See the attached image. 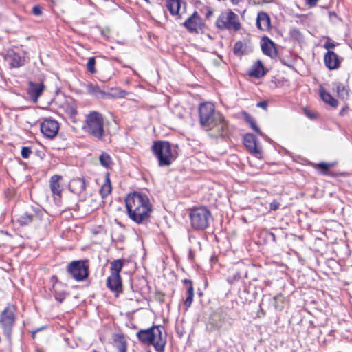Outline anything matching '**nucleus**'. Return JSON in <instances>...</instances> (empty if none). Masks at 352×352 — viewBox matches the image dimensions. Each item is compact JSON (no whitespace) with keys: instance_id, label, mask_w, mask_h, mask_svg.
I'll use <instances>...</instances> for the list:
<instances>
[{"instance_id":"1","label":"nucleus","mask_w":352,"mask_h":352,"mask_svg":"<svg viewBox=\"0 0 352 352\" xmlns=\"http://www.w3.org/2000/svg\"><path fill=\"white\" fill-rule=\"evenodd\" d=\"M199 123L212 138H224L228 133V123L223 115L215 110L212 103L206 102L199 107Z\"/></svg>"},{"instance_id":"2","label":"nucleus","mask_w":352,"mask_h":352,"mask_svg":"<svg viewBox=\"0 0 352 352\" xmlns=\"http://www.w3.org/2000/svg\"><path fill=\"white\" fill-rule=\"evenodd\" d=\"M129 217L138 224L149 221L153 212L150 199L145 194L134 192L125 198Z\"/></svg>"},{"instance_id":"3","label":"nucleus","mask_w":352,"mask_h":352,"mask_svg":"<svg viewBox=\"0 0 352 352\" xmlns=\"http://www.w3.org/2000/svg\"><path fill=\"white\" fill-rule=\"evenodd\" d=\"M164 327L162 325L153 326L146 329H141L136 336L139 341L144 344L153 345L157 351L164 349L166 343V336L163 335Z\"/></svg>"},{"instance_id":"4","label":"nucleus","mask_w":352,"mask_h":352,"mask_svg":"<svg viewBox=\"0 0 352 352\" xmlns=\"http://www.w3.org/2000/svg\"><path fill=\"white\" fill-rule=\"evenodd\" d=\"M85 123L83 129L89 135L99 140L107 135L104 116L100 113L91 111L85 116Z\"/></svg>"},{"instance_id":"5","label":"nucleus","mask_w":352,"mask_h":352,"mask_svg":"<svg viewBox=\"0 0 352 352\" xmlns=\"http://www.w3.org/2000/svg\"><path fill=\"white\" fill-rule=\"evenodd\" d=\"M151 151L157 160L160 167L169 166L177 158L175 151L167 141L154 142L151 146Z\"/></svg>"},{"instance_id":"6","label":"nucleus","mask_w":352,"mask_h":352,"mask_svg":"<svg viewBox=\"0 0 352 352\" xmlns=\"http://www.w3.org/2000/svg\"><path fill=\"white\" fill-rule=\"evenodd\" d=\"M15 321V307L8 304L0 314V325L9 344L12 342V332Z\"/></svg>"},{"instance_id":"7","label":"nucleus","mask_w":352,"mask_h":352,"mask_svg":"<svg viewBox=\"0 0 352 352\" xmlns=\"http://www.w3.org/2000/svg\"><path fill=\"white\" fill-rule=\"evenodd\" d=\"M190 226L196 230H204L209 226L212 219L210 211L205 206L191 209L190 214Z\"/></svg>"},{"instance_id":"8","label":"nucleus","mask_w":352,"mask_h":352,"mask_svg":"<svg viewBox=\"0 0 352 352\" xmlns=\"http://www.w3.org/2000/svg\"><path fill=\"white\" fill-rule=\"evenodd\" d=\"M216 25L220 30L236 32L241 28V23L236 14L231 10L222 12L216 21Z\"/></svg>"},{"instance_id":"9","label":"nucleus","mask_w":352,"mask_h":352,"mask_svg":"<svg viewBox=\"0 0 352 352\" xmlns=\"http://www.w3.org/2000/svg\"><path fill=\"white\" fill-rule=\"evenodd\" d=\"M89 265L87 261H73L68 266L67 271L76 281L85 280L89 275Z\"/></svg>"},{"instance_id":"10","label":"nucleus","mask_w":352,"mask_h":352,"mask_svg":"<svg viewBox=\"0 0 352 352\" xmlns=\"http://www.w3.org/2000/svg\"><path fill=\"white\" fill-rule=\"evenodd\" d=\"M183 25L190 33H199V32H202L204 27V23L197 12H195L188 17Z\"/></svg>"},{"instance_id":"11","label":"nucleus","mask_w":352,"mask_h":352,"mask_svg":"<svg viewBox=\"0 0 352 352\" xmlns=\"http://www.w3.org/2000/svg\"><path fill=\"white\" fill-rule=\"evenodd\" d=\"M59 124L57 121L52 119H46L41 124V131L47 138H54L58 133Z\"/></svg>"},{"instance_id":"12","label":"nucleus","mask_w":352,"mask_h":352,"mask_svg":"<svg viewBox=\"0 0 352 352\" xmlns=\"http://www.w3.org/2000/svg\"><path fill=\"white\" fill-rule=\"evenodd\" d=\"M43 214V212L40 208L32 207L19 217L18 222L21 226H28L35 220H41Z\"/></svg>"},{"instance_id":"13","label":"nucleus","mask_w":352,"mask_h":352,"mask_svg":"<svg viewBox=\"0 0 352 352\" xmlns=\"http://www.w3.org/2000/svg\"><path fill=\"white\" fill-rule=\"evenodd\" d=\"M45 87L43 82H36L30 81L28 82V94L32 101L34 102L38 101V99L42 94Z\"/></svg>"},{"instance_id":"14","label":"nucleus","mask_w":352,"mask_h":352,"mask_svg":"<svg viewBox=\"0 0 352 352\" xmlns=\"http://www.w3.org/2000/svg\"><path fill=\"white\" fill-rule=\"evenodd\" d=\"M243 144L248 151L252 154L258 155L261 154V148L258 146L256 137L251 133H247L243 137Z\"/></svg>"},{"instance_id":"15","label":"nucleus","mask_w":352,"mask_h":352,"mask_svg":"<svg viewBox=\"0 0 352 352\" xmlns=\"http://www.w3.org/2000/svg\"><path fill=\"white\" fill-rule=\"evenodd\" d=\"M261 46L264 54L271 57L276 58L278 52L274 43L268 37L264 36L261 39Z\"/></svg>"},{"instance_id":"16","label":"nucleus","mask_w":352,"mask_h":352,"mask_svg":"<svg viewBox=\"0 0 352 352\" xmlns=\"http://www.w3.org/2000/svg\"><path fill=\"white\" fill-rule=\"evenodd\" d=\"M6 60L10 68H19L24 65L25 58L13 50L8 52Z\"/></svg>"},{"instance_id":"17","label":"nucleus","mask_w":352,"mask_h":352,"mask_svg":"<svg viewBox=\"0 0 352 352\" xmlns=\"http://www.w3.org/2000/svg\"><path fill=\"white\" fill-rule=\"evenodd\" d=\"M122 278L120 274H111L107 279V287L112 292H122Z\"/></svg>"},{"instance_id":"18","label":"nucleus","mask_w":352,"mask_h":352,"mask_svg":"<svg viewBox=\"0 0 352 352\" xmlns=\"http://www.w3.org/2000/svg\"><path fill=\"white\" fill-rule=\"evenodd\" d=\"M326 67L330 69H336L340 67L339 56L333 51L329 50L324 56Z\"/></svg>"},{"instance_id":"19","label":"nucleus","mask_w":352,"mask_h":352,"mask_svg":"<svg viewBox=\"0 0 352 352\" xmlns=\"http://www.w3.org/2000/svg\"><path fill=\"white\" fill-rule=\"evenodd\" d=\"M86 182L83 177H76L71 180L69 190L76 195H80L86 189Z\"/></svg>"},{"instance_id":"20","label":"nucleus","mask_w":352,"mask_h":352,"mask_svg":"<svg viewBox=\"0 0 352 352\" xmlns=\"http://www.w3.org/2000/svg\"><path fill=\"white\" fill-rule=\"evenodd\" d=\"M62 177L58 175H54L50 179V188L54 196L61 197L63 188L60 185Z\"/></svg>"},{"instance_id":"21","label":"nucleus","mask_w":352,"mask_h":352,"mask_svg":"<svg viewBox=\"0 0 352 352\" xmlns=\"http://www.w3.org/2000/svg\"><path fill=\"white\" fill-rule=\"evenodd\" d=\"M248 75L256 78H260L265 75L264 66L261 60H258L254 63L248 72Z\"/></svg>"},{"instance_id":"22","label":"nucleus","mask_w":352,"mask_h":352,"mask_svg":"<svg viewBox=\"0 0 352 352\" xmlns=\"http://www.w3.org/2000/svg\"><path fill=\"white\" fill-rule=\"evenodd\" d=\"M256 26L261 30H267L270 26V16L265 12H259L257 15Z\"/></svg>"},{"instance_id":"23","label":"nucleus","mask_w":352,"mask_h":352,"mask_svg":"<svg viewBox=\"0 0 352 352\" xmlns=\"http://www.w3.org/2000/svg\"><path fill=\"white\" fill-rule=\"evenodd\" d=\"M112 191V186L110 180V175L109 173H107L104 176V181L103 184L102 185L100 193L102 198L107 197Z\"/></svg>"},{"instance_id":"24","label":"nucleus","mask_w":352,"mask_h":352,"mask_svg":"<svg viewBox=\"0 0 352 352\" xmlns=\"http://www.w3.org/2000/svg\"><path fill=\"white\" fill-rule=\"evenodd\" d=\"M224 321V315L222 311L217 310L214 311L210 317V322L217 329L222 327Z\"/></svg>"},{"instance_id":"25","label":"nucleus","mask_w":352,"mask_h":352,"mask_svg":"<svg viewBox=\"0 0 352 352\" xmlns=\"http://www.w3.org/2000/svg\"><path fill=\"white\" fill-rule=\"evenodd\" d=\"M241 114L245 121L250 124V127L259 135H263V133L260 129L256 124L254 118L248 112L243 111Z\"/></svg>"},{"instance_id":"26","label":"nucleus","mask_w":352,"mask_h":352,"mask_svg":"<svg viewBox=\"0 0 352 352\" xmlns=\"http://www.w3.org/2000/svg\"><path fill=\"white\" fill-rule=\"evenodd\" d=\"M320 94L322 100L332 107L336 108L338 106V100L332 95L323 89H320Z\"/></svg>"},{"instance_id":"27","label":"nucleus","mask_w":352,"mask_h":352,"mask_svg":"<svg viewBox=\"0 0 352 352\" xmlns=\"http://www.w3.org/2000/svg\"><path fill=\"white\" fill-rule=\"evenodd\" d=\"M333 90L336 91L338 97L342 99L348 97V89L346 87L340 82H335L333 83Z\"/></svg>"},{"instance_id":"28","label":"nucleus","mask_w":352,"mask_h":352,"mask_svg":"<svg viewBox=\"0 0 352 352\" xmlns=\"http://www.w3.org/2000/svg\"><path fill=\"white\" fill-rule=\"evenodd\" d=\"M182 3L185 4V1H166V8L172 15H180Z\"/></svg>"},{"instance_id":"29","label":"nucleus","mask_w":352,"mask_h":352,"mask_svg":"<svg viewBox=\"0 0 352 352\" xmlns=\"http://www.w3.org/2000/svg\"><path fill=\"white\" fill-rule=\"evenodd\" d=\"M127 92L119 87H113L109 92H105V98H124L126 96Z\"/></svg>"},{"instance_id":"30","label":"nucleus","mask_w":352,"mask_h":352,"mask_svg":"<svg viewBox=\"0 0 352 352\" xmlns=\"http://www.w3.org/2000/svg\"><path fill=\"white\" fill-rule=\"evenodd\" d=\"M87 91L89 94L96 97L105 98V91L100 89V88L98 85L91 83L87 85Z\"/></svg>"},{"instance_id":"31","label":"nucleus","mask_w":352,"mask_h":352,"mask_svg":"<svg viewBox=\"0 0 352 352\" xmlns=\"http://www.w3.org/2000/svg\"><path fill=\"white\" fill-rule=\"evenodd\" d=\"M123 267V262L121 259H116L111 262V274H120Z\"/></svg>"},{"instance_id":"32","label":"nucleus","mask_w":352,"mask_h":352,"mask_svg":"<svg viewBox=\"0 0 352 352\" xmlns=\"http://www.w3.org/2000/svg\"><path fill=\"white\" fill-rule=\"evenodd\" d=\"M99 160L100 164L105 168H109L111 164V158L110 155L105 152L102 153L99 157Z\"/></svg>"},{"instance_id":"33","label":"nucleus","mask_w":352,"mask_h":352,"mask_svg":"<svg viewBox=\"0 0 352 352\" xmlns=\"http://www.w3.org/2000/svg\"><path fill=\"white\" fill-rule=\"evenodd\" d=\"M244 44L242 41H239L234 43L233 47V52L236 56H241L244 54Z\"/></svg>"},{"instance_id":"34","label":"nucleus","mask_w":352,"mask_h":352,"mask_svg":"<svg viewBox=\"0 0 352 352\" xmlns=\"http://www.w3.org/2000/svg\"><path fill=\"white\" fill-rule=\"evenodd\" d=\"M289 35L292 38L298 41H300L303 39L302 33L298 28H292L290 29Z\"/></svg>"},{"instance_id":"35","label":"nucleus","mask_w":352,"mask_h":352,"mask_svg":"<svg viewBox=\"0 0 352 352\" xmlns=\"http://www.w3.org/2000/svg\"><path fill=\"white\" fill-rule=\"evenodd\" d=\"M118 349L120 352H126V342L123 336H118Z\"/></svg>"},{"instance_id":"36","label":"nucleus","mask_w":352,"mask_h":352,"mask_svg":"<svg viewBox=\"0 0 352 352\" xmlns=\"http://www.w3.org/2000/svg\"><path fill=\"white\" fill-rule=\"evenodd\" d=\"M96 58L95 57H91L89 58L87 63V69L91 74H96V69L95 68Z\"/></svg>"},{"instance_id":"37","label":"nucleus","mask_w":352,"mask_h":352,"mask_svg":"<svg viewBox=\"0 0 352 352\" xmlns=\"http://www.w3.org/2000/svg\"><path fill=\"white\" fill-rule=\"evenodd\" d=\"M32 153V149L30 147L23 146L21 148V155L23 158L28 159Z\"/></svg>"},{"instance_id":"38","label":"nucleus","mask_w":352,"mask_h":352,"mask_svg":"<svg viewBox=\"0 0 352 352\" xmlns=\"http://www.w3.org/2000/svg\"><path fill=\"white\" fill-rule=\"evenodd\" d=\"M193 298H194V293H186V298L184 300V304L186 307L187 309L191 306L192 301H193Z\"/></svg>"},{"instance_id":"39","label":"nucleus","mask_w":352,"mask_h":352,"mask_svg":"<svg viewBox=\"0 0 352 352\" xmlns=\"http://www.w3.org/2000/svg\"><path fill=\"white\" fill-rule=\"evenodd\" d=\"M184 284L186 286V293H194L192 281L190 279H184Z\"/></svg>"},{"instance_id":"40","label":"nucleus","mask_w":352,"mask_h":352,"mask_svg":"<svg viewBox=\"0 0 352 352\" xmlns=\"http://www.w3.org/2000/svg\"><path fill=\"white\" fill-rule=\"evenodd\" d=\"M42 10H43V8L40 5H35L32 8V12L35 16H41L43 12Z\"/></svg>"},{"instance_id":"41","label":"nucleus","mask_w":352,"mask_h":352,"mask_svg":"<svg viewBox=\"0 0 352 352\" xmlns=\"http://www.w3.org/2000/svg\"><path fill=\"white\" fill-rule=\"evenodd\" d=\"M279 207H280V203L278 201H277L276 200H274L270 204V208L272 210H276L279 208Z\"/></svg>"},{"instance_id":"42","label":"nucleus","mask_w":352,"mask_h":352,"mask_svg":"<svg viewBox=\"0 0 352 352\" xmlns=\"http://www.w3.org/2000/svg\"><path fill=\"white\" fill-rule=\"evenodd\" d=\"M335 46H336L335 43L331 41H327L324 44V47L325 49H327L328 51L330 50V49H333V47H335Z\"/></svg>"},{"instance_id":"43","label":"nucleus","mask_w":352,"mask_h":352,"mask_svg":"<svg viewBox=\"0 0 352 352\" xmlns=\"http://www.w3.org/2000/svg\"><path fill=\"white\" fill-rule=\"evenodd\" d=\"M318 167L322 168L324 170H327L330 168L331 165L324 162H321L318 164Z\"/></svg>"},{"instance_id":"44","label":"nucleus","mask_w":352,"mask_h":352,"mask_svg":"<svg viewBox=\"0 0 352 352\" xmlns=\"http://www.w3.org/2000/svg\"><path fill=\"white\" fill-rule=\"evenodd\" d=\"M54 298L56 300L62 302L64 300L65 296L64 294H55Z\"/></svg>"},{"instance_id":"45","label":"nucleus","mask_w":352,"mask_h":352,"mask_svg":"<svg viewBox=\"0 0 352 352\" xmlns=\"http://www.w3.org/2000/svg\"><path fill=\"white\" fill-rule=\"evenodd\" d=\"M267 106H268V104H267V101H261V102H258L256 104V107H261L263 109H267Z\"/></svg>"},{"instance_id":"46","label":"nucleus","mask_w":352,"mask_h":352,"mask_svg":"<svg viewBox=\"0 0 352 352\" xmlns=\"http://www.w3.org/2000/svg\"><path fill=\"white\" fill-rule=\"evenodd\" d=\"M46 327L45 326H43L40 328H37L36 329H34L31 331L32 333V338H35V336H36V333L40 331H41L42 329H45Z\"/></svg>"},{"instance_id":"47","label":"nucleus","mask_w":352,"mask_h":352,"mask_svg":"<svg viewBox=\"0 0 352 352\" xmlns=\"http://www.w3.org/2000/svg\"><path fill=\"white\" fill-rule=\"evenodd\" d=\"M267 234L269 237H270V239H272V241L274 242V243H276V235L274 233L272 232H270L268 231L267 232Z\"/></svg>"},{"instance_id":"48","label":"nucleus","mask_w":352,"mask_h":352,"mask_svg":"<svg viewBox=\"0 0 352 352\" xmlns=\"http://www.w3.org/2000/svg\"><path fill=\"white\" fill-rule=\"evenodd\" d=\"M309 7L312 8L316 6L318 1H306Z\"/></svg>"},{"instance_id":"49","label":"nucleus","mask_w":352,"mask_h":352,"mask_svg":"<svg viewBox=\"0 0 352 352\" xmlns=\"http://www.w3.org/2000/svg\"><path fill=\"white\" fill-rule=\"evenodd\" d=\"M213 14V12L210 9H208L207 12L206 13V17L210 18Z\"/></svg>"},{"instance_id":"50","label":"nucleus","mask_w":352,"mask_h":352,"mask_svg":"<svg viewBox=\"0 0 352 352\" xmlns=\"http://www.w3.org/2000/svg\"><path fill=\"white\" fill-rule=\"evenodd\" d=\"M305 113H306V115H307L309 118H311V119H313V118H315L314 114H313V113H311L309 112L308 111H305Z\"/></svg>"},{"instance_id":"51","label":"nucleus","mask_w":352,"mask_h":352,"mask_svg":"<svg viewBox=\"0 0 352 352\" xmlns=\"http://www.w3.org/2000/svg\"><path fill=\"white\" fill-rule=\"evenodd\" d=\"M282 297L281 294L276 295L274 297V301L275 303Z\"/></svg>"},{"instance_id":"52","label":"nucleus","mask_w":352,"mask_h":352,"mask_svg":"<svg viewBox=\"0 0 352 352\" xmlns=\"http://www.w3.org/2000/svg\"><path fill=\"white\" fill-rule=\"evenodd\" d=\"M346 109H347V107H344V108H342V109L340 110V111L339 114H340V116H344V112H345V111H346Z\"/></svg>"},{"instance_id":"53","label":"nucleus","mask_w":352,"mask_h":352,"mask_svg":"<svg viewBox=\"0 0 352 352\" xmlns=\"http://www.w3.org/2000/svg\"><path fill=\"white\" fill-rule=\"evenodd\" d=\"M189 258H193V254L191 250H189Z\"/></svg>"},{"instance_id":"54","label":"nucleus","mask_w":352,"mask_h":352,"mask_svg":"<svg viewBox=\"0 0 352 352\" xmlns=\"http://www.w3.org/2000/svg\"><path fill=\"white\" fill-rule=\"evenodd\" d=\"M36 351H37V352H43V351L42 350H41V349H38Z\"/></svg>"},{"instance_id":"55","label":"nucleus","mask_w":352,"mask_h":352,"mask_svg":"<svg viewBox=\"0 0 352 352\" xmlns=\"http://www.w3.org/2000/svg\"><path fill=\"white\" fill-rule=\"evenodd\" d=\"M274 306L276 309H278V306L276 304L274 305Z\"/></svg>"}]
</instances>
